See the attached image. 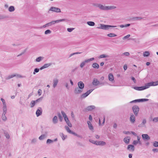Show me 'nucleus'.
Returning <instances> with one entry per match:
<instances>
[{
  "instance_id": "obj_1",
  "label": "nucleus",
  "mask_w": 158,
  "mask_h": 158,
  "mask_svg": "<svg viewBox=\"0 0 158 158\" xmlns=\"http://www.w3.org/2000/svg\"><path fill=\"white\" fill-rule=\"evenodd\" d=\"M65 20L66 19H62L55 21H52L44 25L43 26V28H45L47 27L53 25L54 24L56 23H58L64 21H65Z\"/></svg>"
},
{
  "instance_id": "obj_2",
  "label": "nucleus",
  "mask_w": 158,
  "mask_h": 158,
  "mask_svg": "<svg viewBox=\"0 0 158 158\" xmlns=\"http://www.w3.org/2000/svg\"><path fill=\"white\" fill-rule=\"evenodd\" d=\"M116 7L114 6H105L101 4H100L99 8L100 9L103 10H110L114 9Z\"/></svg>"
},
{
  "instance_id": "obj_3",
  "label": "nucleus",
  "mask_w": 158,
  "mask_h": 158,
  "mask_svg": "<svg viewBox=\"0 0 158 158\" xmlns=\"http://www.w3.org/2000/svg\"><path fill=\"white\" fill-rule=\"evenodd\" d=\"M100 26L97 27V28L103 30H108L110 27H117V26H112L104 24H100Z\"/></svg>"
},
{
  "instance_id": "obj_4",
  "label": "nucleus",
  "mask_w": 158,
  "mask_h": 158,
  "mask_svg": "<svg viewBox=\"0 0 158 158\" xmlns=\"http://www.w3.org/2000/svg\"><path fill=\"white\" fill-rule=\"evenodd\" d=\"M132 109L134 115L135 116H138L139 110V107L137 105L134 106L132 107Z\"/></svg>"
},
{
  "instance_id": "obj_5",
  "label": "nucleus",
  "mask_w": 158,
  "mask_h": 158,
  "mask_svg": "<svg viewBox=\"0 0 158 158\" xmlns=\"http://www.w3.org/2000/svg\"><path fill=\"white\" fill-rule=\"evenodd\" d=\"M94 58L93 57L90 59L85 60L84 61L82 62L80 64V67L81 68H83L85 65L86 63H88L90 61H92L94 60Z\"/></svg>"
},
{
  "instance_id": "obj_6",
  "label": "nucleus",
  "mask_w": 158,
  "mask_h": 158,
  "mask_svg": "<svg viewBox=\"0 0 158 158\" xmlns=\"http://www.w3.org/2000/svg\"><path fill=\"white\" fill-rule=\"evenodd\" d=\"M158 85V80L155 82H151L145 84L146 89L149 88L150 86H155Z\"/></svg>"
},
{
  "instance_id": "obj_7",
  "label": "nucleus",
  "mask_w": 158,
  "mask_h": 158,
  "mask_svg": "<svg viewBox=\"0 0 158 158\" xmlns=\"http://www.w3.org/2000/svg\"><path fill=\"white\" fill-rule=\"evenodd\" d=\"M15 77H22L20 75L17 74H14L11 75H10L8 76L6 78V80H9L11 78H13Z\"/></svg>"
},
{
  "instance_id": "obj_8",
  "label": "nucleus",
  "mask_w": 158,
  "mask_h": 158,
  "mask_svg": "<svg viewBox=\"0 0 158 158\" xmlns=\"http://www.w3.org/2000/svg\"><path fill=\"white\" fill-rule=\"evenodd\" d=\"M49 11H51L56 13L61 12V10L60 8L54 7H51L49 10Z\"/></svg>"
},
{
  "instance_id": "obj_9",
  "label": "nucleus",
  "mask_w": 158,
  "mask_h": 158,
  "mask_svg": "<svg viewBox=\"0 0 158 158\" xmlns=\"http://www.w3.org/2000/svg\"><path fill=\"white\" fill-rule=\"evenodd\" d=\"M7 112V110H3V113L2 116V118L4 121H6L7 120V117L6 116V114Z\"/></svg>"
},
{
  "instance_id": "obj_10",
  "label": "nucleus",
  "mask_w": 158,
  "mask_h": 158,
  "mask_svg": "<svg viewBox=\"0 0 158 158\" xmlns=\"http://www.w3.org/2000/svg\"><path fill=\"white\" fill-rule=\"evenodd\" d=\"M93 89H90L87 91L86 93L83 94L81 96V98H85L87 97L92 91Z\"/></svg>"
},
{
  "instance_id": "obj_11",
  "label": "nucleus",
  "mask_w": 158,
  "mask_h": 158,
  "mask_svg": "<svg viewBox=\"0 0 158 158\" xmlns=\"http://www.w3.org/2000/svg\"><path fill=\"white\" fill-rule=\"evenodd\" d=\"M146 86L145 85V86H143L141 87H132V88L135 90L140 91L146 89Z\"/></svg>"
},
{
  "instance_id": "obj_12",
  "label": "nucleus",
  "mask_w": 158,
  "mask_h": 158,
  "mask_svg": "<svg viewBox=\"0 0 158 158\" xmlns=\"http://www.w3.org/2000/svg\"><path fill=\"white\" fill-rule=\"evenodd\" d=\"M42 114V110L41 107H38L36 112V114L37 117L41 115Z\"/></svg>"
},
{
  "instance_id": "obj_13",
  "label": "nucleus",
  "mask_w": 158,
  "mask_h": 158,
  "mask_svg": "<svg viewBox=\"0 0 158 158\" xmlns=\"http://www.w3.org/2000/svg\"><path fill=\"white\" fill-rule=\"evenodd\" d=\"M135 116L132 113L131 114V116L130 118V121L132 124L134 123L135 121Z\"/></svg>"
},
{
  "instance_id": "obj_14",
  "label": "nucleus",
  "mask_w": 158,
  "mask_h": 158,
  "mask_svg": "<svg viewBox=\"0 0 158 158\" xmlns=\"http://www.w3.org/2000/svg\"><path fill=\"white\" fill-rule=\"evenodd\" d=\"M82 92V90L78 87H76L74 90V93L75 94H78Z\"/></svg>"
},
{
  "instance_id": "obj_15",
  "label": "nucleus",
  "mask_w": 158,
  "mask_h": 158,
  "mask_svg": "<svg viewBox=\"0 0 158 158\" xmlns=\"http://www.w3.org/2000/svg\"><path fill=\"white\" fill-rule=\"evenodd\" d=\"M127 149L130 152H133L135 150V147L133 145L129 144L128 145Z\"/></svg>"
},
{
  "instance_id": "obj_16",
  "label": "nucleus",
  "mask_w": 158,
  "mask_h": 158,
  "mask_svg": "<svg viewBox=\"0 0 158 158\" xmlns=\"http://www.w3.org/2000/svg\"><path fill=\"white\" fill-rule=\"evenodd\" d=\"M95 108L94 106L92 105L87 106L85 109V111H91V110L94 109Z\"/></svg>"
},
{
  "instance_id": "obj_17",
  "label": "nucleus",
  "mask_w": 158,
  "mask_h": 158,
  "mask_svg": "<svg viewBox=\"0 0 158 158\" xmlns=\"http://www.w3.org/2000/svg\"><path fill=\"white\" fill-rule=\"evenodd\" d=\"M78 85L79 88L83 89L84 87V84L82 81H80L78 83Z\"/></svg>"
},
{
  "instance_id": "obj_18",
  "label": "nucleus",
  "mask_w": 158,
  "mask_h": 158,
  "mask_svg": "<svg viewBox=\"0 0 158 158\" xmlns=\"http://www.w3.org/2000/svg\"><path fill=\"white\" fill-rule=\"evenodd\" d=\"M1 100L2 101L3 104V110H7V107L6 106V104L4 99L2 98L1 99Z\"/></svg>"
},
{
  "instance_id": "obj_19",
  "label": "nucleus",
  "mask_w": 158,
  "mask_h": 158,
  "mask_svg": "<svg viewBox=\"0 0 158 158\" xmlns=\"http://www.w3.org/2000/svg\"><path fill=\"white\" fill-rule=\"evenodd\" d=\"M130 137L129 136H127L125 137L123 139V141L127 144L129 143L130 140Z\"/></svg>"
},
{
  "instance_id": "obj_20",
  "label": "nucleus",
  "mask_w": 158,
  "mask_h": 158,
  "mask_svg": "<svg viewBox=\"0 0 158 158\" xmlns=\"http://www.w3.org/2000/svg\"><path fill=\"white\" fill-rule=\"evenodd\" d=\"M146 123V119H144L143 120L142 123L138 125V127H143L145 126V124Z\"/></svg>"
},
{
  "instance_id": "obj_21",
  "label": "nucleus",
  "mask_w": 158,
  "mask_h": 158,
  "mask_svg": "<svg viewBox=\"0 0 158 158\" xmlns=\"http://www.w3.org/2000/svg\"><path fill=\"white\" fill-rule=\"evenodd\" d=\"M58 82V80L57 79H55L53 80V87L54 88H55L57 86Z\"/></svg>"
},
{
  "instance_id": "obj_22",
  "label": "nucleus",
  "mask_w": 158,
  "mask_h": 158,
  "mask_svg": "<svg viewBox=\"0 0 158 158\" xmlns=\"http://www.w3.org/2000/svg\"><path fill=\"white\" fill-rule=\"evenodd\" d=\"M52 65V63L46 64H44L42 67L40 69V70H42L45 68H47Z\"/></svg>"
},
{
  "instance_id": "obj_23",
  "label": "nucleus",
  "mask_w": 158,
  "mask_h": 158,
  "mask_svg": "<svg viewBox=\"0 0 158 158\" xmlns=\"http://www.w3.org/2000/svg\"><path fill=\"white\" fill-rule=\"evenodd\" d=\"M108 78L110 81L113 82V81L114 80V77L113 74L111 73L109 74L108 75Z\"/></svg>"
},
{
  "instance_id": "obj_24",
  "label": "nucleus",
  "mask_w": 158,
  "mask_h": 158,
  "mask_svg": "<svg viewBox=\"0 0 158 158\" xmlns=\"http://www.w3.org/2000/svg\"><path fill=\"white\" fill-rule=\"evenodd\" d=\"M93 85L97 86L100 84V82L97 79H94L92 83Z\"/></svg>"
},
{
  "instance_id": "obj_25",
  "label": "nucleus",
  "mask_w": 158,
  "mask_h": 158,
  "mask_svg": "<svg viewBox=\"0 0 158 158\" xmlns=\"http://www.w3.org/2000/svg\"><path fill=\"white\" fill-rule=\"evenodd\" d=\"M65 128L66 130L70 134H72L73 135L74 132L72 131L67 126H65Z\"/></svg>"
},
{
  "instance_id": "obj_26",
  "label": "nucleus",
  "mask_w": 158,
  "mask_h": 158,
  "mask_svg": "<svg viewBox=\"0 0 158 158\" xmlns=\"http://www.w3.org/2000/svg\"><path fill=\"white\" fill-rule=\"evenodd\" d=\"M87 123L88 125V127L89 129L91 130H92L94 129L93 126L91 124V123L89 121H87Z\"/></svg>"
},
{
  "instance_id": "obj_27",
  "label": "nucleus",
  "mask_w": 158,
  "mask_h": 158,
  "mask_svg": "<svg viewBox=\"0 0 158 158\" xmlns=\"http://www.w3.org/2000/svg\"><path fill=\"white\" fill-rule=\"evenodd\" d=\"M142 138L143 139L148 140L150 139L149 136L146 134H144L142 135Z\"/></svg>"
},
{
  "instance_id": "obj_28",
  "label": "nucleus",
  "mask_w": 158,
  "mask_h": 158,
  "mask_svg": "<svg viewBox=\"0 0 158 158\" xmlns=\"http://www.w3.org/2000/svg\"><path fill=\"white\" fill-rule=\"evenodd\" d=\"M64 120L65 121L69 127H72V125L71 124V123L70 122L68 118H66V119H65Z\"/></svg>"
},
{
  "instance_id": "obj_29",
  "label": "nucleus",
  "mask_w": 158,
  "mask_h": 158,
  "mask_svg": "<svg viewBox=\"0 0 158 158\" xmlns=\"http://www.w3.org/2000/svg\"><path fill=\"white\" fill-rule=\"evenodd\" d=\"M52 122L54 124H56L57 123L58 120L57 117L56 116H54L52 119Z\"/></svg>"
},
{
  "instance_id": "obj_30",
  "label": "nucleus",
  "mask_w": 158,
  "mask_h": 158,
  "mask_svg": "<svg viewBox=\"0 0 158 158\" xmlns=\"http://www.w3.org/2000/svg\"><path fill=\"white\" fill-rule=\"evenodd\" d=\"M143 18H142L140 17H136L133 18L132 20L133 21H138L142 19Z\"/></svg>"
},
{
  "instance_id": "obj_31",
  "label": "nucleus",
  "mask_w": 158,
  "mask_h": 158,
  "mask_svg": "<svg viewBox=\"0 0 158 158\" xmlns=\"http://www.w3.org/2000/svg\"><path fill=\"white\" fill-rule=\"evenodd\" d=\"M92 66L94 68L98 69L99 68V66L98 63H95L93 64Z\"/></svg>"
},
{
  "instance_id": "obj_32",
  "label": "nucleus",
  "mask_w": 158,
  "mask_h": 158,
  "mask_svg": "<svg viewBox=\"0 0 158 158\" xmlns=\"http://www.w3.org/2000/svg\"><path fill=\"white\" fill-rule=\"evenodd\" d=\"M87 23L88 25L91 26H93L95 25V23L92 21H88Z\"/></svg>"
},
{
  "instance_id": "obj_33",
  "label": "nucleus",
  "mask_w": 158,
  "mask_h": 158,
  "mask_svg": "<svg viewBox=\"0 0 158 158\" xmlns=\"http://www.w3.org/2000/svg\"><path fill=\"white\" fill-rule=\"evenodd\" d=\"M61 113L63 117H64V119L68 118V117L67 116V115L64 111H61Z\"/></svg>"
},
{
  "instance_id": "obj_34",
  "label": "nucleus",
  "mask_w": 158,
  "mask_h": 158,
  "mask_svg": "<svg viewBox=\"0 0 158 158\" xmlns=\"http://www.w3.org/2000/svg\"><path fill=\"white\" fill-rule=\"evenodd\" d=\"M60 121L61 122L63 119V118L60 113H58L57 114Z\"/></svg>"
},
{
  "instance_id": "obj_35",
  "label": "nucleus",
  "mask_w": 158,
  "mask_h": 158,
  "mask_svg": "<svg viewBox=\"0 0 158 158\" xmlns=\"http://www.w3.org/2000/svg\"><path fill=\"white\" fill-rule=\"evenodd\" d=\"M15 10L14 7V6H11L8 8V10L10 12H13Z\"/></svg>"
},
{
  "instance_id": "obj_36",
  "label": "nucleus",
  "mask_w": 158,
  "mask_h": 158,
  "mask_svg": "<svg viewBox=\"0 0 158 158\" xmlns=\"http://www.w3.org/2000/svg\"><path fill=\"white\" fill-rule=\"evenodd\" d=\"M46 137V135H42L39 137V139L40 140H42L45 139Z\"/></svg>"
},
{
  "instance_id": "obj_37",
  "label": "nucleus",
  "mask_w": 158,
  "mask_h": 158,
  "mask_svg": "<svg viewBox=\"0 0 158 158\" xmlns=\"http://www.w3.org/2000/svg\"><path fill=\"white\" fill-rule=\"evenodd\" d=\"M150 55V53L148 51H146L143 53V56L144 57H148Z\"/></svg>"
},
{
  "instance_id": "obj_38",
  "label": "nucleus",
  "mask_w": 158,
  "mask_h": 158,
  "mask_svg": "<svg viewBox=\"0 0 158 158\" xmlns=\"http://www.w3.org/2000/svg\"><path fill=\"white\" fill-rule=\"evenodd\" d=\"M98 145H104L106 144V142L103 141H98Z\"/></svg>"
},
{
  "instance_id": "obj_39",
  "label": "nucleus",
  "mask_w": 158,
  "mask_h": 158,
  "mask_svg": "<svg viewBox=\"0 0 158 158\" xmlns=\"http://www.w3.org/2000/svg\"><path fill=\"white\" fill-rule=\"evenodd\" d=\"M5 136L7 139H9L10 138V135L6 131H4V132Z\"/></svg>"
},
{
  "instance_id": "obj_40",
  "label": "nucleus",
  "mask_w": 158,
  "mask_h": 158,
  "mask_svg": "<svg viewBox=\"0 0 158 158\" xmlns=\"http://www.w3.org/2000/svg\"><path fill=\"white\" fill-rule=\"evenodd\" d=\"M35 101H32L30 104L31 107H33L35 106Z\"/></svg>"
},
{
  "instance_id": "obj_41",
  "label": "nucleus",
  "mask_w": 158,
  "mask_h": 158,
  "mask_svg": "<svg viewBox=\"0 0 158 158\" xmlns=\"http://www.w3.org/2000/svg\"><path fill=\"white\" fill-rule=\"evenodd\" d=\"M43 97H41L40 98L37 99L35 101V103H36L38 102H41L43 99Z\"/></svg>"
},
{
  "instance_id": "obj_42",
  "label": "nucleus",
  "mask_w": 158,
  "mask_h": 158,
  "mask_svg": "<svg viewBox=\"0 0 158 158\" xmlns=\"http://www.w3.org/2000/svg\"><path fill=\"white\" fill-rule=\"evenodd\" d=\"M109 56L106 55H105V54H102L100 55L99 57V58H106L107 57Z\"/></svg>"
},
{
  "instance_id": "obj_43",
  "label": "nucleus",
  "mask_w": 158,
  "mask_h": 158,
  "mask_svg": "<svg viewBox=\"0 0 158 158\" xmlns=\"http://www.w3.org/2000/svg\"><path fill=\"white\" fill-rule=\"evenodd\" d=\"M107 35L109 37H111L116 36H117V35L116 34H115L114 33H110L108 34H107Z\"/></svg>"
},
{
  "instance_id": "obj_44",
  "label": "nucleus",
  "mask_w": 158,
  "mask_h": 158,
  "mask_svg": "<svg viewBox=\"0 0 158 158\" xmlns=\"http://www.w3.org/2000/svg\"><path fill=\"white\" fill-rule=\"evenodd\" d=\"M43 58V57L41 56H40L37 58L36 59V61L38 62H40Z\"/></svg>"
},
{
  "instance_id": "obj_45",
  "label": "nucleus",
  "mask_w": 158,
  "mask_h": 158,
  "mask_svg": "<svg viewBox=\"0 0 158 158\" xmlns=\"http://www.w3.org/2000/svg\"><path fill=\"white\" fill-rule=\"evenodd\" d=\"M39 69L38 68H35L34 69V71L33 73V74L35 75L36 73H38L39 71Z\"/></svg>"
},
{
  "instance_id": "obj_46",
  "label": "nucleus",
  "mask_w": 158,
  "mask_h": 158,
  "mask_svg": "<svg viewBox=\"0 0 158 158\" xmlns=\"http://www.w3.org/2000/svg\"><path fill=\"white\" fill-rule=\"evenodd\" d=\"M53 142V141L50 139H48L47 140L46 143L47 144L51 143Z\"/></svg>"
},
{
  "instance_id": "obj_47",
  "label": "nucleus",
  "mask_w": 158,
  "mask_h": 158,
  "mask_svg": "<svg viewBox=\"0 0 158 158\" xmlns=\"http://www.w3.org/2000/svg\"><path fill=\"white\" fill-rule=\"evenodd\" d=\"M44 33L46 35L50 34L51 33V31L50 30H47L45 31Z\"/></svg>"
},
{
  "instance_id": "obj_48",
  "label": "nucleus",
  "mask_w": 158,
  "mask_h": 158,
  "mask_svg": "<svg viewBox=\"0 0 158 158\" xmlns=\"http://www.w3.org/2000/svg\"><path fill=\"white\" fill-rule=\"evenodd\" d=\"M153 146L155 147H158V142L157 141H154L153 143Z\"/></svg>"
},
{
  "instance_id": "obj_49",
  "label": "nucleus",
  "mask_w": 158,
  "mask_h": 158,
  "mask_svg": "<svg viewBox=\"0 0 158 158\" xmlns=\"http://www.w3.org/2000/svg\"><path fill=\"white\" fill-rule=\"evenodd\" d=\"M60 135L61 136V137L62 138V139L63 140H64L65 139L66 137H64V134H63V133H60Z\"/></svg>"
},
{
  "instance_id": "obj_50",
  "label": "nucleus",
  "mask_w": 158,
  "mask_h": 158,
  "mask_svg": "<svg viewBox=\"0 0 158 158\" xmlns=\"http://www.w3.org/2000/svg\"><path fill=\"white\" fill-rule=\"evenodd\" d=\"M74 135L77 137H78L80 138H82V136L81 135H79L77 134V133L74 132L73 134Z\"/></svg>"
},
{
  "instance_id": "obj_51",
  "label": "nucleus",
  "mask_w": 158,
  "mask_h": 158,
  "mask_svg": "<svg viewBox=\"0 0 158 158\" xmlns=\"http://www.w3.org/2000/svg\"><path fill=\"white\" fill-rule=\"evenodd\" d=\"M130 35H128L126 36H124L123 37V40H126V39L128 38L129 37H130Z\"/></svg>"
},
{
  "instance_id": "obj_52",
  "label": "nucleus",
  "mask_w": 158,
  "mask_h": 158,
  "mask_svg": "<svg viewBox=\"0 0 158 158\" xmlns=\"http://www.w3.org/2000/svg\"><path fill=\"white\" fill-rule=\"evenodd\" d=\"M92 5H93V6H94L99 8L100 4H98L96 3H94L92 4Z\"/></svg>"
},
{
  "instance_id": "obj_53",
  "label": "nucleus",
  "mask_w": 158,
  "mask_h": 158,
  "mask_svg": "<svg viewBox=\"0 0 158 158\" xmlns=\"http://www.w3.org/2000/svg\"><path fill=\"white\" fill-rule=\"evenodd\" d=\"M74 29V28H68L67 29V30L69 32H72L73 30Z\"/></svg>"
},
{
  "instance_id": "obj_54",
  "label": "nucleus",
  "mask_w": 158,
  "mask_h": 158,
  "mask_svg": "<svg viewBox=\"0 0 158 158\" xmlns=\"http://www.w3.org/2000/svg\"><path fill=\"white\" fill-rule=\"evenodd\" d=\"M153 121L155 122H158V117H155L153 118Z\"/></svg>"
},
{
  "instance_id": "obj_55",
  "label": "nucleus",
  "mask_w": 158,
  "mask_h": 158,
  "mask_svg": "<svg viewBox=\"0 0 158 158\" xmlns=\"http://www.w3.org/2000/svg\"><path fill=\"white\" fill-rule=\"evenodd\" d=\"M36 139H33L31 141V143H35L36 142Z\"/></svg>"
},
{
  "instance_id": "obj_56",
  "label": "nucleus",
  "mask_w": 158,
  "mask_h": 158,
  "mask_svg": "<svg viewBox=\"0 0 158 158\" xmlns=\"http://www.w3.org/2000/svg\"><path fill=\"white\" fill-rule=\"evenodd\" d=\"M26 52V49H25L23 52H22L19 55H17V56L18 57V56H21L23 54H24Z\"/></svg>"
},
{
  "instance_id": "obj_57",
  "label": "nucleus",
  "mask_w": 158,
  "mask_h": 158,
  "mask_svg": "<svg viewBox=\"0 0 158 158\" xmlns=\"http://www.w3.org/2000/svg\"><path fill=\"white\" fill-rule=\"evenodd\" d=\"M38 93L39 96L42 93V90L41 89H39L38 91Z\"/></svg>"
},
{
  "instance_id": "obj_58",
  "label": "nucleus",
  "mask_w": 158,
  "mask_h": 158,
  "mask_svg": "<svg viewBox=\"0 0 158 158\" xmlns=\"http://www.w3.org/2000/svg\"><path fill=\"white\" fill-rule=\"evenodd\" d=\"M123 55L128 56L130 54L128 52H125L123 54Z\"/></svg>"
},
{
  "instance_id": "obj_59",
  "label": "nucleus",
  "mask_w": 158,
  "mask_h": 158,
  "mask_svg": "<svg viewBox=\"0 0 158 158\" xmlns=\"http://www.w3.org/2000/svg\"><path fill=\"white\" fill-rule=\"evenodd\" d=\"M141 102L147 101L148 100V99H141Z\"/></svg>"
},
{
  "instance_id": "obj_60",
  "label": "nucleus",
  "mask_w": 158,
  "mask_h": 158,
  "mask_svg": "<svg viewBox=\"0 0 158 158\" xmlns=\"http://www.w3.org/2000/svg\"><path fill=\"white\" fill-rule=\"evenodd\" d=\"M7 17L4 15H0V19H2L6 18Z\"/></svg>"
},
{
  "instance_id": "obj_61",
  "label": "nucleus",
  "mask_w": 158,
  "mask_h": 158,
  "mask_svg": "<svg viewBox=\"0 0 158 158\" xmlns=\"http://www.w3.org/2000/svg\"><path fill=\"white\" fill-rule=\"evenodd\" d=\"M132 143L133 145H136L138 143L137 141V140H134Z\"/></svg>"
},
{
  "instance_id": "obj_62",
  "label": "nucleus",
  "mask_w": 158,
  "mask_h": 158,
  "mask_svg": "<svg viewBox=\"0 0 158 158\" xmlns=\"http://www.w3.org/2000/svg\"><path fill=\"white\" fill-rule=\"evenodd\" d=\"M131 79L133 81V82L134 83H135L136 82V80L134 77H131Z\"/></svg>"
},
{
  "instance_id": "obj_63",
  "label": "nucleus",
  "mask_w": 158,
  "mask_h": 158,
  "mask_svg": "<svg viewBox=\"0 0 158 158\" xmlns=\"http://www.w3.org/2000/svg\"><path fill=\"white\" fill-rule=\"evenodd\" d=\"M152 151L154 152H158V149L157 148H153L152 149Z\"/></svg>"
},
{
  "instance_id": "obj_64",
  "label": "nucleus",
  "mask_w": 158,
  "mask_h": 158,
  "mask_svg": "<svg viewBox=\"0 0 158 158\" xmlns=\"http://www.w3.org/2000/svg\"><path fill=\"white\" fill-rule=\"evenodd\" d=\"M123 133L126 134H128L130 133V132L129 131H124Z\"/></svg>"
}]
</instances>
